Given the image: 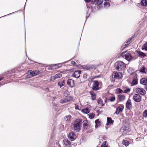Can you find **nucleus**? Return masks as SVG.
Segmentation results:
<instances>
[{
	"label": "nucleus",
	"mask_w": 147,
	"mask_h": 147,
	"mask_svg": "<svg viewBox=\"0 0 147 147\" xmlns=\"http://www.w3.org/2000/svg\"><path fill=\"white\" fill-rule=\"evenodd\" d=\"M127 128V127H122L120 129V131L123 133L124 134H125L128 132Z\"/></svg>",
	"instance_id": "4be33fe9"
},
{
	"label": "nucleus",
	"mask_w": 147,
	"mask_h": 147,
	"mask_svg": "<svg viewBox=\"0 0 147 147\" xmlns=\"http://www.w3.org/2000/svg\"><path fill=\"white\" fill-rule=\"evenodd\" d=\"M113 76L116 79H120L122 78L123 75L121 73L114 71L113 74Z\"/></svg>",
	"instance_id": "6e6552de"
},
{
	"label": "nucleus",
	"mask_w": 147,
	"mask_h": 147,
	"mask_svg": "<svg viewBox=\"0 0 147 147\" xmlns=\"http://www.w3.org/2000/svg\"><path fill=\"white\" fill-rule=\"evenodd\" d=\"M102 4L97 5V8L98 9H100L102 7Z\"/></svg>",
	"instance_id": "8fccbe9b"
},
{
	"label": "nucleus",
	"mask_w": 147,
	"mask_h": 147,
	"mask_svg": "<svg viewBox=\"0 0 147 147\" xmlns=\"http://www.w3.org/2000/svg\"><path fill=\"white\" fill-rule=\"evenodd\" d=\"M132 38H129L126 42L124 43L121 47V49L123 50L124 48L127 47L130 43Z\"/></svg>",
	"instance_id": "20e7f679"
},
{
	"label": "nucleus",
	"mask_w": 147,
	"mask_h": 147,
	"mask_svg": "<svg viewBox=\"0 0 147 147\" xmlns=\"http://www.w3.org/2000/svg\"><path fill=\"white\" fill-rule=\"evenodd\" d=\"M81 71L79 70L76 71L72 74V76L78 78L80 76V74H81Z\"/></svg>",
	"instance_id": "ddd939ff"
},
{
	"label": "nucleus",
	"mask_w": 147,
	"mask_h": 147,
	"mask_svg": "<svg viewBox=\"0 0 147 147\" xmlns=\"http://www.w3.org/2000/svg\"><path fill=\"white\" fill-rule=\"evenodd\" d=\"M143 116L144 117H147V110H146L144 111L143 113Z\"/></svg>",
	"instance_id": "79ce46f5"
},
{
	"label": "nucleus",
	"mask_w": 147,
	"mask_h": 147,
	"mask_svg": "<svg viewBox=\"0 0 147 147\" xmlns=\"http://www.w3.org/2000/svg\"><path fill=\"white\" fill-rule=\"evenodd\" d=\"M3 17V16H2V17ZM0 18H1V17H0Z\"/></svg>",
	"instance_id": "680f3d73"
},
{
	"label": "nucleus",
	"mask_w": 147,
	"mask_h": 147,
	"mask_svg": "<svg viewBox=\"0 0 147 147\" xmlns=\"http://www.w3.org/2000/svg\"><path fill=\"white\" fill-rule=\"evenodd\" d=\"M71 117V116L70 115H67L64 118L65 120L67 121H69Z\"/></svg>",
	"instance_id": "e433bc0d"
},
{
	"label": "nucleus",
	"mask_w": 147,
	"mask_h": 147,
	"mask_svg": "<svg viewBox=\"0 0 147 147\" xmlns=\"http://www.w3.org/2000/svg\"><path fill=\"white\" fill-rule=\"evenodd\" d=\"M81 121L80 119H77L72 123V130L76 132L79 131L81 129Z\"/></svg>",
	"instance_id": "f257e3e1"
},
{
	"label": "nucleus",
	"mask_w": 147,
	"mask_h": 147,
	"mask_svg": "<svg viewBox=\"0 0 147 147\" xmlns=\"http://www.w3.org/2000/svg\"><path fill=\"white\" fill-rule=\"evenodd\" d=\"M14 13V12H13V13H10V14H8L7 15H11V14H12V13ZM7 16V15H6L4 16Z\"/></svg>",
	"instance_id": "4d7b16f0"
},
{
	"label": "nucleus",
	"mask_w": 147,
	"mask_h": 147,
	"mask_svg": "<svg viewBox=\"0 0 147 147\" xmlns=\"http://www.w3.org/2000/svg\"><path fill=\"white\" fill-rule=\"evenodd\" d=\"M75 109H78V110H79V107L78 105H76V104L75 105Z\"/></svg>",
	"instance_id": "603ef678"
},
{
	"label": "nucleus",
	"mask_w": 147,
	"mask_h": 147,
	"mask_svg": "<svg viewBox=\"0 0 147 147\" xmlns=\"http://www.w3.org/2000/svg\"><path fill=\"white\" fill-rule=\"evenodd\" d=\"M1 85H0V86H1Z\"/></svg>",
	"instance_id": "e2e57ef3"
},
{
	"label": "nucleus",
	"mask_w": 147,
	"mask_h": 147,
	"mask_svg": "<svg viewBox=\"0 0 147 147\" xmlns=\"http://www.w3.org/2000/svg\"><path fill=\"white\" fill-rule=\"evenodd\" d=\"M118 98L120 101H122L125 99V97L123 94L119 95L118 96Z\"/></svg>",
	"instance_id": "aec40b11"
},
{
	"label": "nucleus",
	"mask_w": 147,
	"mask_h": 147,
	"mask_svg": "<svg viewBox=\"0 0 147 147\" xmlns=\"http://www.w3.org/2000/svg\"><path fill=\"white\" fill-rule=\"evenodd\" d=\"M90 94L91 96L92 99L93 100H95L96 98V95L94 92L93 91H91L90 92Z\"/></svg>",
	"instance_id": "5701e85b"
},
{
	"label": "nucleus",
	"mask_w": 147,
	"mask_h": 147,
	"mask_svg": "<svg viewBox=\"0 0 147 147\" xmlns=\"http://www.w3.org/2000/svg\"><path fill=\"white\" fill-rule=\"evenodd\" d=\"M88 115L89 116V117L90 119H92L94 117L95 114L94 113H92L89 114Z\"/></svg>",
	"instance_id": "2f4dec72"
},
{
	"label": "nucleus",
	"mask_w": 147,
	"mask_h": 147,
	"mask_svg": "<svg viewBox=\"0 0 147 147\" xmlns=\"http://www.w3.org/2000/svg\"><path fill=\"white\" fill-rule=\"evenodd\" d=\"M95 123L96 124L95 127L96 128H97L100 126V122L99 121V119H98L96 120L95 121Z\"/></svg>",
	"instance_id": "bb28decb"
},
{
	"label": "nucleus",
	"mask_w": 147,
	"mask_h": 147,
	"mask_svg": "<svg viewBox=\"0 0 147 147\" xmlns=\"http://www.w3.org/2000/svg\"><path fill=\"white\" fill-rule=\"evenodd\" d=\"M136 92L141 95H144L146 94V91L143 88H137L136 89Z\"/></svg>",
	"instance_id": "39448f33"
},
{
	"label": "nucleus",
	"mask_w": 147,
	"mask_h": 147,
	"mask_svg": "<svg viewBox=\"0 0 147 147\" xmlns=\"http://www.w3.org/2000/svg\"><path fill=\"white\" fill-rule=\"evenodd\" d=\"M115 99V96H113L110 98L109 100L111 102L114 101Z\"/></svg>",
	"instance_id": "37998d69"
},
{
	"label": "nucleus",
	"mask_w": 147,
	"mask_h": 147,
	"mask_svg": "<svg viewBox=\"0 0 147 147\" xmlns=\"http://www.w3.org/2000/svg\"><path fill=\"white\" fill-rule=\"evenodd\" d=\"M136 52L138 54V56L139 57H140L141 58H142L146 56V54L142 52L138 51H137Z\"/></svg>",
	"instance_id": "412c9836"
},
{
	"label": "nucleus",
	"mask_w": 147,
	"mask_h": 147,
	"mask_svg": "<svg viewBox=\"0 0 147 147\" xmlns=\"http://www.w3.org/2000/svg\"><path fill=\"white\" fill-rule=\"evenodd\" d=\"M124 107L123 105H121L117 108L116 112L115 114L118 115L119 113L123 112Z\"/></svg>",
	"instance_id": "423d86ee"
},
{
	"label": "nucleus",
	"mask_w": 147,
	"mask_h": 147,
	"mask_svg": "<svg viewBox=\"0 0 147 147\" xmlns=\"http://www.w3.org/2000/svg\"><path fill=\"white\" fill-rule=\"evenodd\" d=\"M138 79L137 75L136 74H134V76L133 78L132 81L131 83V86H134L136 85L138 83Z\"/></svg>",
	"instance_id": "1a4fd4ad"
},
{
	"label": "nucleus",
	"mask_w": 147,
	"mask_h": 147,
	"mask_svg": "<svg viewBox=\"0 0 147 147\" xmlns=\"http://www.w3.org/2000/svg\"><path fill=\"white\" fill-rule=\"evenodd\" d=\"M56 79L59 78H60L62 77V74H61L59 73L56 74L55 75Z\"/></svg>",
	"instance_id": "c03bdc74"
},
{
	"label": "nucleus",
	"mask_w": 147,
	"mask_h": 147,
	"mask_svg": "<svg viewBox=\"0 0 147 147\" xmlns=\"http://www.w3.org/2000/svg\"><path fill=\"white\" fill-rule=\"evenodd\" d=\"M71 63L72 65H75L76 64V63H75V62L73 61H72L71 62Z\"/></svg>",
	"instance_id": "3c124183"
},
{
	"label": "nucleus",
	"mask_w": 147,
	"mask_h": 147,
	"mask_svg": "<svg viewBox=\"0 0 147 147\" xmlns=\"http://www.w3.org/2000/svg\"><path fill=\"white\" fill-rule=\"evenodd\" d=\"M30 71H31L33 76H35L39 74L40 71L38 70H35L32 71V70H30Z\"/></svg>",
	"instance_id": "b1692460"
},
{
	"label": "nucleus",
	"mask_w": 147,
	"mask_h": 147,
	"mask_svg": "<svg viewBox=\"0 0 147 147\" xmlns=\"http://www.w3.org/2000/svg\"><path fill=\"white\" fill-rule=\"evenodd\" d=\"M146 68L144 67H143L140 70V71L142 73L147 74L146 73Z\"/></svg>",
	"instance_id": "c756f323"
},
{
	"label": "nucleus",
	"mask_w": 147,
	"mask_h": 147,
	"mask_svg": "<svg viewBox=\"0 0 147 147\" xmlns=\"http://www.w3.org/2000/svg\"><path fill=\"white\" fill-rule=\"evenodd\" d=\"M97 100L99 106H102L104 105L103 102L100 98H99Z\"/></svg>",
	"instance_id": "393cba45"
},
{
	"label": "nucleus",
	"mask_w": 147,
	"mask_h": 147,
	"mask_svg": "<svg viewBox=\"0 0 147 147\" xmlns=\"http://www.w3.org/2000/svg\"><path fill=\"white\" fill-rule=\"evenodd\" d=\"M115 67L117 70L121 71L125 68L126 64L122 61H118L115 63Z\"/></svg>",
	"instance_id": "f03ea898"
},
{
	"label": "nucleus",
	"mask_w": 147,
	"mask_h": 147,
	"mask_svg": "<svg viewBox=\"0 0 147 147\" xmlns=\"http://www.w3.org/2000/svg\"><path fill=\"white\" fill-rule=\"evenodd\" d=\"M90 107H87L82 110V112L85 114L88 113L90 111Z\"/></svg>",
	"instance_id": "6ab92c4d"
},
{
	"label": "nucleus",
	"mask_w": 147,
	"mask_h": 147,
	"mask_svg": "<svg viewBox=\"0 0 147 147\" xmlns=\"http://www.w3.org/2000/svg\"><path fill=\"white\" fill-rule=\"evenodd\" d=\"M68 137L71 141H73L76 138V136L74 132H72L69 134Z\"/></svg>",
	"instance_id": "4468645a"
},
{
	"label": "nucleus",
	"mask_w": 147,
	"mask_h": 147,
	"mask_svg": "<svg viewBox=\"0 0 147 147\" xmlns=\"http://www.w3.org/2000/svg\"><path fill=\"white\" fill-rule=\"evenodd\" d=\"M67 84L71 88L74 87L75 85V83L74 80L71 79H68L67 80Z\"/></svg>",
	"instance_id": "9b49d317"
},
{
	"label": "nucleus",
	"mask_w": 147,
	"mask_h": 147,
	"mask_svg": "<svg viewBox=\"0 0 147 147\" xmlns=\"http://www.w3.org/2000/svg\"><path fill=\"white\" fill-rule=\"evenodd\" d=\"M110 3L109 2L106 1L104 4V7L105 8H107L110 6Z\"/></svg>",
	"instance_id": "72a5a7b5"
},
{
	"label": "nucleus",
	"mask_w": 147,
	"mask_h": 147,
	"mask_svg": "<svg viewBox=\"0 0 147 147\" xmlns=\"http://www.w3.org/2000/svg\"><path fill=\"white\" fill-rule=\"evenodd\" d=\"M65 84L64 80H63L61 82H59L58 83V85L59 86L60 88L63 86Z\"/></svg>",
	"instance_id": "c85d7f7f"
},
{
	"label": "nucleus",
	"mask_w": 147,
	"mask_h": 147,
	"mask_svg": "<svg viewBox=\"0 0 147 147\" xmlns=\"http://www.w3.org/2000/svg\"><path fill=\"white\" fill-rule=\"evenodd\" d=\"M116 92L117 94L123 92V90L121 89L118 88L116 89Z\"/></svg>",
	"instance_id": "a19ab883"
},
{
	"label": "nucleus",
	"mask_w": 147,
	"mask_h": 147,
	"mask_svg": "<svg viewBox=\"0 0 147 147\" xmlns=\"http://www.w3.org/2000/svg\"><path fill=\"white\" fill-rule=\"evenodd\" d=\"M3 78V77H1L0 78V81L2 80Z\"/></svg>",
	"instance_id": "6e6d98bb"
},
{
	"label": "nucleus",
	"mask_w": 147,
	"mask_h": 147,
	"mask_svg": "<svg viewBox=\"0 0 147 147\" xmlns=\"http://www.w3.org/2000/svg\"><path fill=\"white\" fill-rule=\"evenodd\" d=\"M88 124L87 123H84L83 124V127L84 129H87L86 127L88 126Z\"/></svg>",
	"instance_id": "09e8293b"
},
{
	"label": "nucleus",
	"mask_w": 147,
	"mask_h": 147,
	"mask_svg": "<svg viewBox=\"0 0 147 147\" xmlns=\"http://www.w3.org/2000/svg\"><path fill=\"white\" fill-rule=\"evenodd\" d=\"M67 101H68V100L66 99L65 98H64L61 99L60 102L61 103L63 104L67 102Z\"/></svg>",
	"instance_id": "c9c22d12"
},
{
	"label": "nucleus",
	"mask_w": 147,
	"mask_h": 147,
	"mask_svg": "<svg viewBox=\"0 0 147 147\" xmlns=\"http://www.w3.org/2000/svg\"><path fill=\"white\" fill-rule=\"evenodd\" d=\"M85 75H84V77H85Z\"/></svg>",
	"instance_id": "052dcab7"
},
{
	"label": "nucleus",
	"mask_w": 147,
	"mask_h": 147,
	"mask_svg": "<svg viewBox=\"0 0 147 147\" xmlns=\"http://www.w3.org/2000/svg\"><path fill=\"white\" fill-rule=\"evenodd\" d=\"M102 84L100 82H98V81L94 80L93 82V84L92 88V89L94 91H97L100 89L101 87L99 86Z\"/></svg>",
	"instance_id": "7ed1b4c3"
},
{
	"label": "nucleus",
	"mask_w": 147,
	"mask_h": 147,
	"mask_svg": "<svg viewBox=\"0 0 147 147\" xmlns=\"http://www.w3.org/2000/svg\"><path fill=\"white\" fill-rule=\"evenodd\" d=\"M142 49L146 51H147V42H146L143 46Z\"/></svg>",
	"instance_id": "4c0bfd02"
},
{
	"label": "nucleus",
	"mask_w": 147,
	"mask_h": 147,
	"mask_svg": "<svg viewBox=\"0 0 147 147\" xmlns=\"http://www.w3.org/2000/svg\"><path fill=\"white\" fill-rule=\"evenodd\" d=\"M131 103L130 99H129L127 100L126 104V108L128 110H129L131 107Z\"/></svg>",
	"instance_id": "dca6fc26"
},
{
	"label": "nucleus",
	"mask_w": 147,
	"mask_h": 147,
	"mask_svg": "<svg viewBox=\"0 0 147 147\" xmlns=\"http://www.w3.org/2000/svg\"><path fill=\"white\" fill-rule=\"evenodd\" d=\"M133 99L136 102H140L141 100V97L139 94H134L133 96Z\"/></svg>",
	"instance_id": "f8f14e48"
},
{
	"label": "nucleus",
	"mask_w": 147,
	"mask_h": 147,
	"mask_svg": "<svg viewBox=\"0 0 147 147\" xmlns=\"http://www.w3.org/2000/svg\"><path fill=\"white\" fill-rule=\"evenodd\" d=\"M46 90H49V88H46Z\"/></svg>",
	"instance_id": "13d9d810"
},
{
	"label": "nucleus",
	"mask_w": 147,
	"mask_h": 147,
	"mask_svg": "<svg viewBox=\"0 0 147 147\" xmlns=\"http://www.w3.org/2000/svg\"><path fill=\"white\" fill-rule=\"evenodd\" d=\"M56 79L55 76H52L50 77V81H53Z\"/></svg>",
	"instance_id": "a18cd8bd"
},
{
	"label": "nucleus",
	"mask_w": 147,
	"mask_h": 147,
	"mask_svg": "<svg viewBox=\"0 0 147 147\" xmlns=\"http://www.w3.org/2000/svg\"><path fill=\"white\" fill-rule=\"evenodd\" d=\"M82 68L86 70H89L95 68V66L93 65H82Z\"/></svg>",
	"instance_id": "0eeeda50"
},
{
	"label": "nucleus",
	"mask_w": 147,
	"mask_h": 147,
	"mask_svg": "<svg viewBox=\"0 0 147 147\" xmlns=\"http://www.w3.org/2000/svg\"><path fill=\"white\" fill-rule=\"evenodd\" d=\"M57 67L56 66V64H53L51 65L49 67V69H57Z\"/></svg>",
	"instance_id": "f704fd0d"
},
{
	"label": "nucleus",
	"mask_w": 147,
	"mask_h": 147,
	"mask_svg": "<svg viewBox=\"0 0 147 147\" xmlns=\"http://www.w3.org/2000/svg\"><path fill=\"white\" fill-rule=\"evenodd\" d=\"M141 84L145 85V89L147 90V78H142L140 81Z\"/></svg>",
	"instance_id": "9d476101"
},
{
	"label": "nucleus",
	"mask_w": 147,
	"mask_h": 147,
	"mask_svg": "<svg viewBox=\"0 0 147 147\" xmlns=\"http://www.w3.org/2000/svg\"><path fill=\"white\" fill-rule=\"evenodd\" d=\"M86 2H88L90 1V0H84Z\"/></svg>",
	"instance_id": "864d4df0"
},
{
	"label": "nucleus",
	"mask_w": 147,
	"mask_h": 147,
	"mask_svg": "<svg viewBox=\"0 0 147 147\" xmlns=\"http://www.w3.org/2000/svg\"><path fill=\"white\" fill-rule=\"evenodd\" d=\"M63 144L67 147L71 146V142L68 140L65 139L63 140Z\"/></svg>",
	"instance_id": "a211bd4d"
},
{
	"label": "nucleus",
	"mask_w": 147,
	"mask_h": 147,
	"mask_svg": "<svg viewBox=\"0 0 147 147\" xmlns=\"http://www.w3.org/2000/svg\"><path fill=\"white\" fill-rule=\"evenodd\" d=\"M123 144L126 146H128L129 144V143L127 140H123L122 142Z\"/></svg>",
	"instance_id": "473e14b6"
},
{
	"label": "nucleus",
	"mask_w": 147,
	"mask_h": 147,
	"mask_svg": "<svg viewBox=\"0 0 147 147\" xmlns=\"http://www.w3.org/2000/svg\"><path fill=\"white\" fill-rule=\"evenodd\" d=\"M107 142L106 141H104V142L101 145V147H108V146H107Z\"/></svg>",
	"instance_id": "ea45409f"
},
{
	"label": "nucleus",
	"mask_w": 147,
	"mask_h": 147,
	"mask_svg": "<svg viewBox=\"0 0 147 147\" xmlns=\"http://www.w3.org/2000/svg\"><path fill=\"white\" fill-rule=\"evenodd\" d=\"M125 59L128 61L132 60L133 59V57L131 56L129 53H127L124 55Z\"/></svg>",
	"instance_id": "2eb2a0df"
},
{
	"label": "nucleus",
	"mask_w": 147,
	"mask_h": 147,
	"mask_svg": "<svg viewBox=\"0 0 147 147\" xmlns=\"http://www.w3.org/2000/svg\"><path fill=\"white\" fill-rule=\"evenodd\" d=\"M113 122L114 121L111 118L107 117V123L105 126L106 129H107L108 128V127H107V126H108L109 125L112 124Z\"/></svg>",
	"instance_id": "f3484780"
},
{
	"label": "nucleus",
	"mask_w": 147,
	"mask_h": 147,
	"mask_svg": "<svg viewBox=\"0 0 147 147\" xmlns=\"http://www.w3.org/2000/svg\"><path fill=\"white\" fill-rule=\"evenodd\" d=\"M28 71V74L26 76V79L29 78L33 76L31 72L30 71V70H29Z\"/></svg>",
	"instance_id": "a878e982"
},
{
	"label": "nucleus",
	"mask_w": 147,
	"mask_h": 147,
	"mask_svg": "<svg viewBox=\"0 0 147 147\" xmlns=\"http://www.w3.org/2000/svg\"><path fill=\"white\" fill-rule=\"evenodd\" d=\"M56 98V97H53V100H55V99Z\"/></svg>",
	"instance_id": "5fc2aeb1"
},
{
	"label": "nucleus",
	"mask_w": 147,
	"mask_h": 147,
	"mask_svg": "<svg viewBox=\"0 0 147 147\" xmlns=\"http://www.w3.org/2000/svg\"><path fill=\"white\" fill-rule=\"evenodd\" d=\"M146 73H147V69H146Z\"/></svg>",
	"instance_id": "bf43d9fd"
},
{
	"label": "nucleus",
	"mask_w": 147,
	"mask_h": 147,
	"mask_svg": "<svg viewBox=\"0 0 147 147\" xmlns=\"http://www.w3.org/2000/svg\"><path fill=\"white\" fill-rule=\"evenodd\" d=\"M102 0H96V3L97 5L102 4Z\"/></svg>",
	"instance_id": "58836bf2"
},
{
	"label": "nucleus",
	"mask_w": 147,
	"mask_h": 147,
	"mask_svg": "<svg viewBox=\"0 0 147 147\" xmlns=\"http://www.w3.org/2000/svg\"><path fill=\"white\" fill-rule=\"evenodd\" d=\"M67 62V61H66V62H64V63H60L55 64L56 65V66L57 67H56L57 68V69H58L59 68L62 67V65L63 64H64V63H65Z\"/></svg>",
	"instance_id": "7c9ffc66"
},
{
	"label": "nucleus",
	"mask_w": 147,
	"mask_h": 147,
	"mask_svg": "<svg viewBox=\"0 0 147 147\" xmlns=\"http://www.w3.org/2000/svg\"><path fill=\"white\" fill-rule=\"evenodd\" d=\"M66 99L68 100L67 102L73 99V98L71 97L68 96L65 98Z\"/></svg>",
	"instance_id": "49530a36"
},
{
	"label": "nucleus",
	"mask_w": 147,
	"mask_h": 147,
	"mask_svg": "<svg viewBox=\"0 0 147 147\" xmlns=\"http://www.w3.org/2000/svg\"><path fill=\"white\" fill-rule=\"evenodd\" d=\"M130 90V88H127L124 90V92L125 93H127L128 92H129Z\"/></svg>",
	"instance_id": "de8ad7c7"
},
{
	"label": "nucleus",
	"mask_w": 147,
	"mask_h": 147,
	"mask_svg": "<svg viewBox=\"0 0 147 147\" xmlns=\"http://www.w3.org/2000/svg\"><path fill=\"white\" fill-rule=\"evenodd\" d=\"M141 4L143 6H147V0H142L141 2Z\"/></svg>",
	"instance_id": "cd10ccee"
}]
</instances>
